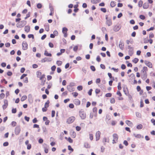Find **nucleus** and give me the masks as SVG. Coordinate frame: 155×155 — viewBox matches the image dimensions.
Here are the masks:
<instances>
[{"label":"nucleus","mask_w":155,"mask_h":155,"mask_svg":"<svg viewBox=\"0 0 155 155\" xmlns=\"http://www.w3.org/2000/svg\"><path fill=\"white\" fill-rule=\"evenodd\" d=\"M36 76L37 78H39L40 80L42 81L44 79H45V75L43 74L42 75V73L38 71L36 72Z\"/></svg>","instance_id":"nucleus-1"},{"label":"nucleus","mask_w":155,"mask_h":155,"mask_svg":"<svg viewBox=\"0 0 155 155\" xmlns=\"http://www.w3.org/2000/svg\"><path fill=\"white\" fill-rule=\"evenodd\" d=\"M113 143H116L117 142L118 136L116 134H114L113 135Z\"/></svg>","instance_id":"nucleus-2"},{"label":"nucleus","mask_w":155,"mask_h":155,"mask_svg":"<svg viewBox=\"0 0 155 155\" xmlns=\"http://www.w3.org/2000/svg\"><path fill=\"white\" fill-rule=\"evenodd\" d=\"M79 115L81 119H84L86 117V114L83 111L81 110L79 112Z\"/></svg>","instance_id":"nucleus-3"},{"label":"nucleus","mask_w":155,"mask_h":155,"mask_svg":"<svg viewBox=\"0 0 155 155\" xmlns=\"http://www.w3.org/2000/svg\"><path fill=\"white\" fill-rule=\"evenodd\" d=\"M101 134V133L99 131H98L96 132L95 136L96 141H97L100 139V138Z\"/></svg>","instance_id":"nucleus-4"},{"label":"nucleus","mask_w":155,"mask_h":155,"mask_svg":"<svg viewBox=\"0 0 155 155\" xmlns=\"http://www.w3.org/2000/svg\"><path fill=\"white\" fill-rule=\"evenodd\" d=\"M22 49L23 50H26L28 48V45L26 42L24 41L22 44Z\"/></svg>","instance_id":"nucleus-5"},{"label":"nucleus","mask_w":155,"mask_h":155,"mask_svg":"<svg viewBox=\"0 0 155 155\" xmlns=\"http://www.w3.org/2000/svg\"><path fill=\"white\" fill-rule=\"evenodd\" d=\"M4 104L2 105V108L4 110L8 106V101L7 100H4Z\"/></svg>","instance_id":"nucleus-6"},{"label":"nucleus","mask_w":155,"mask_h":155,"mask_svg":"<svg viewBox=\"0 0 155 155\" xmlns=\"http://www.w3.org/2000/svg\"><path fill=\"white\" fill-rule=\"evenodd\" d=\"M21 131V129L19 127H16L15 129V134L16 135L19 134Z\"/></svg>","instance_id":"nucleus-7"},{"label":"nucleus","mask_w":155,"mask_h":155,"mask_svg":"<svg viewBox=\"0 0 155 155\" xmlns=\"http://www.w3.org/2000/svg\"><path fill=\"white\" fill-rule=\"evenodd\" d=\"M68 29L66 28H64L62 29V32L64 34V37H66L67 36V32Z\"/></svg>","instance_id":"nucleus-8"},{"label":"nucleus","mask_w":155,"mask_h":155,"mask_svg":"<svg viewBox=\"0 0 155 155\" xmlns=\"http://www.w3.org/2000/svg\"><path fill=\"white\" fill-rule=\"evenodd\" d=\"M144 63L149 68H152V64L150 62L147 61H144Z\"/></svg>","instance_id":"nucleus-9"},{"label":"nucleus","mask_w":155,"mask_h":155,"mask_svg":"<svg viewBox=\"0 0 155 155\" xmlns=\"http://www.w3.org/2000/svg\"><path fill=\"white\" fill-rule=\"evenodd\" d=\"M75 120L74 117L72 116L68 118V124L71 123L73 122Z\"/></svg>","instance_id":"nucleus-10"},{"label":"nucleus","mask_w":155,"mask_h":155,"mask_svg":"<svg viewBox=\"0 0 155 155\" xmlns=\"http://www.w3.org/2000/svg\"><path fill=\"white\" fill-rule=\"evenodd\" d=\"M148 69L147 67H144L143 69L141 70V72L142 74L147 73V71Z\"/></svg>","instance_id":"nucleus-11"},{"label":"nucleus","mask_w":155,"mask_h":155,"mask_svg":"<svg viewBox=\"0 0 155 155\" xmlns=\"http://www.w3.org/2000/svg\"><path fill=\"white\" fill-rule=\"evenodd\" d=\"M50 11V13L49 14L50 15L52 16L54 13V8L52 6H50L49 7Z\"/></svg>","instance_id":"nucleus-12"},{"label":"nucleus","mask_w":155,"mask_h":155,"mask_svg":"<svg viewBox=\"0 0 155 155\" xmlns=\"http://www.w3.org/2000/svg\"><path fill=\"white\" fill-rule=\"evenodd\" d=\"M121 27L119 25H116L114 28V30L115 31H118L120 29Z\"/></svg>","instance_id":"nucleus-13"},{"label":"nucleus","mask_w":155,"mask_h":155,"mask_svg":"<svg viewBox=\"0 0 155 155\" xmlns=\"http://www.w3.org/2000/svg\"><path fill=\"white\" fill-rule=\"evenodd\" d=\"M106 23L109 26L111 25H112L111 19H109L108 20H107L106 21Z\"/></svg>","instance_id":"nucleus-14"},{"label":"nucleus","mask_w":155,"mask_h":155,"mask_svg":"<svg viewBox=\"0 0 155 155\" xmlns=\"http://www.w3.org/2000/svg\"><path fill=\"white\" fill-rule=\"evenodd\" d=\"M74 103L77 105H79L80 104V101L78 99H75L74 101Z\"/></svg>","instance_id":"nucleus-15"},{"label":"nucleus","mask_w":155,"mask_h":155,"mask_svg":"<svg viewBox=\"0 0 155 155\" xmlns=\"http://www.w3.org/2000/svg\"><path fill=\"white\" fill-rule=\"evenodd\" d=\"M30 30V27L29 26H26L25 27V31L27 32H28Z\"/></svg>","instance_id":"nucleus-16"},{"label":"nucleus","mask_w":155,"mask_h":155,"mask_svg":"<svg viewBox=\"0 0 155 155\" xmlns=\"http://www.w3.org/2000/svg\"><path fill=\"white\" fill-rule=\"evenodd\" d=\"M120 48L121 50H123L124 48V44L121 42H120L119 45Z\"/></svg>","instance_id":"nucleus-17"},{"label":"nucleus","mask_w":155,"mask_h":155,"mask_svg":"<svg viewBox=\"0 0 155 155\" xmlns=\"http://www.w3.org/2000/svg\"><path fill=\"white\" fill-rule=\"evenodd\" d=\"M125 122L126 124L129 126H132L133 125L132 122L129 120H126Z\"/></svg>","instance_id":"nucleus-18"},{"label":"nucleus","mask_w":155,"mask_h":155,"mask_svg":"<svg viewBox=\"0 0 155 155\" xmlns=\"http://www.w3.org/2000/svg\"><path fill=\"white\" fill-rule=\"evenodd\" d=\"M134 136L136 138H140L141 137L143 138V137H142L141 135L140 134H133Z\"/></svg>","instance_id":"nucleus-19"},{"label":"nucleus","mask_w":155,"mask_h":155,"mask_svg":"<svg viewBox=\"0 0 155 155\" xmlns=\"http://www.w3.org/2000/svg\"><path fill=\"white\" fill-rule=\"evenodd\" d=\"M44 55L47 56L51 57L52 56L51 54L48 53L47 50H45V51Z\"/></svg>","instance_id":"nucleus-20"},{"label":"nucleus","mask_w":155,"mask_h":155,"mask_svg":"<svg viewBox=\"0 0 155 155\" xmlns=\"http://www.w3.org/2000/svg\"><path fill=\"white\" fill-rule=\"evenodd\" d=\"M110 140L108 137H104L103 139V142H104L109 143V142Z\"/></svg>","instance_id":"nucleus-21"},{"label":"nucleus","mask_w":155,"mask_h":155,"mask_svg":"<svg viewBox=\"0 0 155 155\" xmlns=\"http://www.w3.org/2000/svg\"><path fill=\"white\" fill-rule=\"evenodd\" d=\"M70 135L72 138H75L76 136V134L75 132L74 131H71L70 133Z\"/></svg>","instance_id":"nucleus-22"},{"label":"nucleus","mask_w":155,"mask_h":155,"mask_svg":"<svg viewBox=\"0 0 155 155\" xmlns=\"http://www.w3.org/2000/svg\"><path fill=\"white\" fill-rule=\"evenodd\" d=\"M147 73H145L144 74H143L141 75V78L143 80H144L147 78Z\"/></svg>","instance_id":"nucleus-23"},{"label":"nucleus","mask_w":155,"mask_h":155,"mask_svg":"<svg viewBox=\"0 0 155 155\" xmlns=\"http://www.w3.org/2000/svg\"><path fill=\"white\" fill-rule=\"evenodd\" d=\"M129 54L130 56H132L134 53V49L133 48H131L129 49Z\"/></svg>","instance_id":"nucleus-24"},{"label":"nucleus","mask_w":155,"mask_h":155,"mask_svg":"<svg viewBox=\"0 0 155 155\" xmlns=\"http://www.w3.org/2000/svg\"><path fill=\"white\" fill-rule=\"evenodd\" d=\"M50 103V101L49 100H48L45 103L44 107H45L48 108V107L49 106V104Z\"/></svg>","instance_id":"nucleus-25"},{"label":"nucleus","mask_w":155,"mask_h":155,"mask_svg":"<svg viewBox=\"0 0 155 155\" xmlns=\"http://www.w3.org/2000/svg\"><path fill=\"white\" fill-rule=\"evenodd\" d=\"M100 1V0H91V2L93 4H96Z\"/></svg>","instance_id":"nucleus-26"},{"label":"nucleus","mask_w":155,"mask_h":155,"mask_svg":"<svg viewBox=\"0 0 155 155\" xmlns=\"http://www.w3.org/2000/svg\"><path fill=\"white\" fill-rule=\"evenodd\" d=\"M143 7L144 9H147L149 7V5L147 3H144L143 5Z\"/></svg>","instance_id":"nucleus-27"},{"label":"nucleus","mask_w":155,"mask_h":155,"mask_svg":"<svg viewBox=\"0 0 155 155\" xmlns=\"http://www.w3.org/2000/svg\"><path fill=\"white\" fill-rule=\"evenodd\" d=\"M27 98V96L26 95L23 96L21 98V100L22 101H23L26 100Z\"/></svg>","instance_id":"nucleus-28"},{"label":"nucleus","mask_w":155,"mask_h":155,"mask_svg":"<svg viewBox=\"0 0 155 155\" xmlns=\"http://www.w3.org/2000/svg\"><path fill=\"white\" fill-rule=\"evenodd\" d=\"M143 127V126L141 124H140L137 125V126L136 128L137 129L139 130V129H142V128Z\"/></svg>","instance_id":"nucleus-29"},{"label":"nucleus","mask_w":155,"mask_h":155,"mask_svg":"<svg viewBox=\"0 0 155 155\" xmlns=\"http://www.w3.org/2000/svg\"><path fill=\"white\" fill-rule=\"evenodd\" d=\"M110 5L112 7H113L116 5V2L114 1H112L110 3Z\"/></svg>","instance_id":"nucleus-30"},{"label":"nucleus","mask_w":155,"mask_h":155,"mask_svg":"<svg viewBox=\"0 0 155 155\" xmlns=\"http://www.w3.org/2000/svg\"><path fill=\"white\" fill-rule=\"evenodd\" d=\"M84 145V147L86 148H89L90 147V145L87 143H85Z\"/></svg>","instance_id":"nucleus-31"},{"label":"nucleus","mask_w":155,"mask_h":155,"mask_svg":"<svg viewBox=\"0 0 155 155\" xmlns=\"http://www.w3.org/2000/svg\"><path fill=\"white\" fill-rule=\"evenodd\" d=\"M143 4V1L142 0H140L138 2V5L139 7H142Z\"/></svg>","instance_id":"nucleus-32"},{"label":"nucleus","mask_w":155,"mask_h":155,"mask_svg":"<svg viewBox=\"0 0 155 155\" xmlns=\"http://www.w3.org/2000/svg\"><path fill=\"white\" fill-rule=\"evenodd\" d=\"M139 59L137 58H134L132 61L135 64L137 63Z\"/></svg>","instance_id":"nucleus-33"},{"label":"nucleus","mask_w":155,"mask_h":155,"mask_svg":"<svg viewBox=\"0 0 155 155\" xmlns=\"http://www.w3.org/2000/svg\"><path fill=\"white\" fill-rule=\"evenodd\" d=\"M67 94H68V92L67 91H66L62 93V97H65V96H67Z\"/></svg>","instance_id":"nucleus-34"},{"label":"nucleus","mask_w":155,"mask_h":155,"mask_svg":"<svg viewBox=\"0 0 155 155\" xmlns=\"http://www.w3.org/2000/svg\"><path fill=\"white\" fill-rule=\"evenodd\" d=\"M5 96V95L4 93H2L0 94V99L1 100L3 99Z\"/></svg>","instance_id":"nucleus-35"},{"label":"nucleus","mask_w":155,"mask_h":155,"mask_svg":"<svg viewBox=\"0 0 155 155\" xmlns=\"http://www.w3.org/2000/svg\"><path fill=\"white\" fill-rule=\"evenodd\" d=\"M136 116L139 118H140L141 117V114L138 112H137L136 113Z\"/></svg>","instance_id":"nucleus-36"},{"label":"nucleus","mask_w":155,"mask_h":155,"mask_svg":"<svg viewBox=\"0 0 155 155\" xmlns=\"http://www.w3.org/2000/svg\"><path fill=\"white\" fill-rule=\"evenodd\" d=\"M56 64L58 66H60L62 64V62L60 61H57Z\"/></svg>","instance_id":"nucleus-37"},{"label":"nucleus","mask_w":155,"mask_h":155,"mask_svg":"<svg viewBox=\"0 0 155 155\" xmlns=\"http://www.w3.org/2000/svg\"><path fill=\"white\" fill-rule=\"evenodd\" d=\"M17 124V123L15 121H12L11 123V125L12 127H15V126Z\"/></svg>","instance_id":"nucleus-38"},{"label":"nucleus","mask_w":155,"mask_h":155,"mask_svg":"<svg viewBox=\"0 0 155 155\" xmlns=\"http://www.w3.org/2000/svg\"><path fill=\"white\" fill-rule=\"evenodd\" d=\"M118 89L119 90H121V83L120 82H119L118 83V85L117 86Z\"/></svg>","instance_id":"nucleus-39"},{"label":"nucleus","mask_w":155,"mask_h":155,"mask_svg":"<svg viewBox=\"0 0 155 155\" xmlns=\"http://www.w3.org/2000/svg\"><path fill=\"white\" fill-rule=\"evenodd\" d=\"M82 89H83V87L81 86L80 85V86H78V87H77V89L79 91H81V90H82Z\"/></svg>","instance_id":"nucleus-40"},{"label":"nucleus","mask_w":155,"mask_h":155,"mask_svg":"<svg viewBox=\"0 0 155 155\" xmlns=\"http://www.w3.org/2000/svg\"><path fill=\"white\" fill-rule=\"evenodd\" d=\"M112 95L110 93H107L105 95V96L106 97H110Z\"/></svg>","instance_id":"nucleus-41"},{"label":"nucleus","mask_w":155,"mask_h":155,"mask_svg":"<svg viewBox=\"0 0 155 155\" xmlns=\"http://www.w3.org/2000/svg\"><path fill=\"white\" fill-rule=\"evenodd\" d=\"M37 7L38 8H41L42 7V5L40 3H38L37 5Z\"/></svg>","instance_id":"nucleus-42"},{"label":"nucleus","mask_w":155,"mask_h":155,"mask_svg":"<svg viewBox=\"0 0 155 155\" xmlns=\"http://www.w3.org/2000/svg\"><path fill=\"white\" fill-rule=\"evenodd\" d=\"M72 94L75 97H76L78 95V93L77 92H73Z\"/></svg>","instance_id":"nucleus-43"},{"label":"nucleus","mask_w":155,"mask_h":155,"mask_svg":"<svg viewBox=\"0 0 155 155\" xmlns=\"http://www.w3.org/2000/svg\"><path fill=\"white\" fill-rule=\"evenodd\" d=\"M48 58H45L41 60L42 62H45L48 61Z\"/></svg>","instance_id":"nucleus-44"},{"label":"nucleus","mask_w":155,"mask_h":155,"mask_svg":"<svg viewBox=\"0 0 155 155\" xmlns=\"http://www.w3.org/2000/svg\"><path fill=\"white\" fill-rule=\"evenodd\" d=\"M56 68V67L55 65H53L51 67V70L52 71H54Z\"/></svg>","instance_id":"nucleus-45"},{"label":"nucleus","mask_w":155,"mask_h":155,"mask_svg":"<svg viewBox=\"0 0 155 155\" xmlns=\"http://www.w3.org/2000/svg\"><path fill=\"white\" fill-rule=\"evenodd\" d=\"M89 138L91 140H92L93 139V135L92 134H89Z\"/></svg>","instance_id":"nucleus-46"},{"label":"nucleus","mask_w":155,"mask_h":155,"mask_svg":"<svg viewBox=\"0 0 155 155\" xmlns=\"http://www.w3.org/2000/svg\"><path fill=\"white\" fill-rule=\"evenodd\" d=\"M90 68L91 70L93 71H95V69L94 67L93 66H91L90 67Z\"/></svg>","instance_id":"nucleus-47"},{"label":"nucleus","mask_w":155,"mask_h":155,"mask_svg":"<svg viewBox=\"0 0 155 155\" xmlns=\"http://www.w3.org/2000/svg\"><path fill=\"white\" fill-rule=\"evenodd\" d=\"M55 114V111L54 110H52V112H51V117H54V116Z\"/></svg>","instance_id":"nucleus-48"},{"label":"nucleus","mask_w":155,"mask_h":155,"mask_svg":"<svg viewBox=\"0 0 155 155\" xmlns=\"http://www.w3.org/2000/svg\"><path fill=\"white\" fill-rule=\"evenodd\" d=\"M68 150L71 151L70 153H71L72 152H73L74 150L73 148H71L70 146L68 145Z\"/></svg>","instance_id":"nucleus-49"},{"label":"nucleus","mask_w":155,"mask_h":155,"mask_svg":"<svg viewBox=\"0 0 155 155\" xmlns=\"http://www.w3.org/2000/svg\"><path fill=\"white\" fill-rule=\"evenodd\" d=\"M28 37L29 38H32L33 39L34 38V35L32 34H29V35H28Z\"/></svg>","instance_id":"nucleus-50"},{"label":"nucleus","mask_w":155,"mask_h":155,"mask_svg":"<svg viewBox=\"0 0 155 155\" xmlns=\"http://www.w3.org/2000/svg\"><path fill=\"white\" fill-rule=\"evenodd\" d=\"M8 142H4L3 144V145L4 147H6L8 145Z\"/></svg>","instance_id":"nucleus-51"},{"label":"nucleus","mask_w":155,"mask_h":155,"mask_svg":"<svg viewBox=\"0 0 155 155\" xmlns=\"http://www.w3.org/2000/svg\"><path fill=\"white\" fill-rule=\"evenodd\" d=\"M27 149L28 150H30L31 149V146L30 144H29L28 145H27Z\"/></svg>","instance_id":"nucleus-52"},{"label":"nucleus","mask_w":155,"mask_h":155,"mask_svg":"<svg viewBox=\"0 0 155 155\" xmlns=\"http://www.w3.org/2000/svg\"><path fill=\"white\" fill-rule=\"evenodd\" d=\"M38 121L36 118H35L32 120V122L33 123H35Z\"/></svg>","instance_id":"nucleus-53"},{"label":"nucleus","mask_w":155,"mask_h":155,"mask_svg":"<svg viewBox=\"0 0 155 155\" xmlns=\"http://www.w3.org/2000/svg\"><path fill=\"white\" fill-rule=\"evenodd\" d=\"M33 127L34 128H39V125H38L37 124H34L33 125Z\"/></svg>","instance_id":"nucleus-54"},{"label":"nucleus","mask_w":155,"mask_h":155,"mask_svg":"<svg viewBox=\"0 0 155 155\" xmlns=\"http://www.w3.org/2000/svg\"><path fill=\"white\" fill-rule=\"evenodd\" d=\"M100 89H96L95 90V92L96 93V94H97L100 92Z\"/></svg>","instance_id":"nucleus-55"},{"label":"nucleus","mask_w":155,"mask_h":155,"mask_svg":"<svg viewBox=\"0 0 155 155\" xmlns=\"http://www.w3.org/2000/svg\"><path fill=\"white\" fill-rule=\"evenodd\" d=\"M67 81L66 80H64L62 82V84L63 86H65L66 85Z\"/></svg>","instance_id":"nucleus-56"},{"label":"nucleus","mask_w":155,"mask_h":155,"mask_svg":"<svg viewBox=\"0 0 155 155\" xmlns=\"http://www.w3.org/2000/svg\"><path fill=\"white\" fill-rule=\"evenodd\" d=\"M25 119L26 121L28 122L30 119V118L26 116L25 117Z\"/></svg>","instance_id":"nucleus-57"},{"label":"nucleus","mask_w":155,"mask_h":155,"mask_svg":"<svg viewBox=\"0 0 155 155\" xmlns=\"http://www.w3.org/2000/svg\"><path fill=\"white\" fill-rule=\"evenodd\" d=\"M17 111L16 108H13L12 110V112L13 113H15Z\"/></svg>","instance_id":"nucleus-58"},{"label":"nucleus","mask_w":155,"mask_h":155,"mask_svg":"<svg viewBox=\"0 0 155 155\" xmlns=\"http://www.w3.org/2000/svg\"><path fill=\"white\" fill-rule=\"evenodd\" d=\"M76 129L77 131H79L81 129V127H80L77 126L76 127Z\"/></svg>","instance_id":"nucleus-59"},{"label":"nucleus","mask_w":155,"mask_h":155,"mask_svg":"<svg viewBox=\"0 0 155 155\" xmlns=\"http://www.w3.org/2000/svg\"><path fill=\"white\" fill-rule=\"evenodd\" d=\"M102 31L104 33L106 31V29L105 27H103L102 28Z\"/></svg>","instance_id":"nucleus-60"},{"label":"nucleus","mask_w":155,"mask_h":155,"mask_svg":"<svg viewBox=\"0 0 155 155\" xmlns=\"http://www.w3.org/2000/svg\"><path fill=\"white\" fill-rule=\"evenodd\" d=\"M140 18L141 19L144 20L145 18V17L144 15H141L140 16Z\"/></svg>","instance_id":"nucleus-61"},{"label":"nucleus","mask_w":155,"mask_h":155,"mask_svg":"<svg viewBox=\"0 0 155 155\" xmlns=\"http://www.w3.org/2000/svg\"><path fill=\"white\" fill-rule=\"evenodd\" d=\"M101 11L104 12H106V9L104 8H101Z\"/></svg>","instance_id":"nucleus-62"},{"label":"nucleus","mask_w":155,"mask_h":155,"mask_svg":"<svg viewBox=\"0 0 155 155\" xmlns=\"http://www.w3.org/2000/svg\"><path fill=\"white\" fill-rule=\"evenodd\" d=\"M154 37V35L152 33H150L149 35V38H153Z\"/></svg>","instance_id":"nucleus-63"},{"label":"nucleus","mask_w":155,"mask_h":155,"mask_svg":"<svg viewBox=\"0 0 155 155\" xmlns=\"http://www.w3.org/2000/svg\"><path fill=\"white\" fill-rule=\"evenodd\" d=\"M151 121L153 124L154 125H155V120L154 119H151Z\"/></svg>","instance_id":"nucleus-64"}]
</instances>
